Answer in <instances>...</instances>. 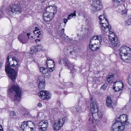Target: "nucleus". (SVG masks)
Returning <instances> with one entry per match:
<instances>
[{"label":"nucleus","mask_w":131,"mask_h":131,"mask_svg":"<svg viewBox=\"0 0 131 131\" xmlns=\"http://www.w3.org/2000/svg\"><path fill=\"white\" fill-rule=\"evenodd\" d=\"M128 119L127 115H120L116 120V122L112 125L110 131H124L128 128Z\"/></svg>","instance_id":"1"},{"label":"nucleus","mask_w":131,"mask_h":131,"mask_svg":"<svg viewBox=\"0 0 131 131\" xmlns=\"http://www.w3.org/2000/svg\"><path fill=\"white\" fill-rule=\"evenodd\" d=\"M21 89L17 84L12 85L8 90V96L12 99V100L15 102V105L16 106L18 105V103L21 97Z\"/></svg>","instance_id":"2"},{"label":"nucleus","mask_w":131,"mask_h":131,"mask_svg":"<svg viewBox=\"0 0 131 131\" xmlns=\"http://www.w3.org/2000/svg\"><path fill=\"white\" fill-rule=\"evenodd\" d=\"M10 58H12L13 61H15L17 63L19 62V61L17 58L14 57H12L11 56H8L7 57V61L6 63L5 71L8 74V76L9 78L14 82V81L16 79L18 69L17 68L15 70H14L10 67L11 63L9 61ZM10 62H11V61H10Z\"/></svg>","instance_id":"3"},{"label":"nucleus","mask_w":131,"mask_h":131,"mask_svg":"<svg viewBox=\"0 0 131 131\" xmlns=\"http://www.w3.org/2000/svg\"><path fill=\"white\" fill-rule=\"evenodd\" d=\"M90 99L91 103V111L92 117L96 121H99L102 117V114L101 112H98V108L95 100L92 97H91Z\"/></svg>","instance_id":"4"},{"label":"nucleus","mask_w":131,"mask_h":131,"mask_svg":"<svg viewBox=\"0 0 131 131\" xmlns=\"http://www.w3.org/2000/svg\"><path fill=\"white\" fill-rule=\"evenodd\" d=\"M45 4L48 3L47 1H42L41 3V5H40H40L38 6V9L42 10L44 9H46V11L49 13L51 16L54 15L57 11L56 7L55 6H50L46 7L47 5L45 4Z\"/></svg>","instance_id":"5"},{"label":"nucleus","mask_w":131,"mask_h":131,"mask_svg":"<svg viewBox=\"0 0 131 131\" xmlns=\"http://www.w3.org/2000/svg\"><path fill=\"white\" fill-rule=\"evenodd\" d=\"M19 4V2H16L13 5L8 7L6 11L9 16H12V14H18L20 12L21 8Z\"/></svg>","instance_id":"6"},{"label":"nucleus","mask_w":131,"mask_h":131,"mask_svg":"<svg viewBox=\"0 0 131 131\" xmlns=\"http://www.w3.org/2000/svg\"><path fill=\"white\" fill-rule=\"evenodd\" d=\"M101 18L99 17V22L101 27V30L104 31L109 30L111 28V26L108 23L107 19L106 17H102Z\"/></svg>","instance_id":"7"},{"label":"nucleus","mask_w":131,"mask_h":131,"mask_svg":"<svg viewBox=\"0 0 131 131\" xmlns=\"http://www.w3.org/2000/svg\"><path fill=\"white\" fill-rule=\"evenodd\" d=\"M91 10L96 12L100 10L102 7L101 2L100 0H92Z\"/></svg>","instance_id":"8"},{"label":"nucleus","mask_w":131,"mask_h":131,"mask_svg":"<svg viewBox=\"0 0 131 131\" xmlns=\"http://www.w3.org/2000/svg\"><path fill=\"white\" fill-rule=\"evenodd\" d=\"M38 95L42 100H48L51 97V94L48 91L43 90L40 91L38 93Z\"/></svg>","instance_id":"9"},{"label":"nucleus","mask_w":131,"mask_h":131,"mask_svg":"<svg viewBox=\"0 0 131 131\" xmlns=\"http://www.w3.org/2000/svg\"><path fill=\"white\" fill-rule=\"evenodd\" d=\"M62 60L67 68L68 69H70L71 72H73L75 70V69L74 68V66L69 61L68 58L64 57Z\"/></svg>","instance_id":"10"},{"label":"nucleus","mask_w":131,"mask_h":131,"mask_svg":"<svg viewBox=\"0 0 131 131\" xmlns=\"http://www.w3.org/2000/svg\"><path fill=\"white\" fill-rule=\"evenodd\" d=\"M38 126L40 131L45 130L47 129L48 126V122L46 120H43L39 123Z\"/></svg>","instance_id":"11"},{"label":"nucleus","mask_w":131,"mask_h":131,"mask_svg":"<svg viewBox=\"0 0 131 131\" xmlns=\"http://www.w3.org/2000/svg\"><path fill=\"white\" fill-rule=\"evenodd\" d=\"M64 122V120L63 118L60 119L58 122H56L53 125L54 130L57 131L59 130Z\"/></svg>","instance_id":"12"},{"label":"nucleus","mask_w":131,"mask_h":131,"mask_svg":"<svg viewBox=\"0 0 131 131\" xmlns=\"http://www.w3.org/2000/svg\"><path fill=\"white\" fill-rule=\"evenodd\" d=\"M29 122V124H32L34 126V123L31 121H24L21 126V128L23 131H30L29 126L28 125Z\"/></svg>","instance_id":"13"},{"label":"nucleus","mask_w":131,"mask_h":131,"mask_svg":"<svg viewBox=\"0 0 131 131\" xmlns=\"http://www.w3.org/2000/svg\"><path fill=\"white\" fill-rule=\"evenodd\" d=\"M89 42L97 45H100L101 42V38L98 36H95L91 38Z\"/></svg>","instance_id":"14"},{"label":"nucleus","mask_w":131,"mask_h":131,"mask_svg":"<svg viewBox=\"0 0 131 131\" xmlns=\"http://www.w3.org/2000/svg\"><path fill=\"white\" fill-rule=\"evenodd\" d=\"M119 54L121 55V54H124V53H126L129 55H131V50L130 48L126 46H123L121 47L119 50Z\"/></svg>","instance_id":"15"},{"label":"nucleus","mask_w":131,"mask_h":131,"mask_svg":"<svg viewBox=\"0 0 131 131\" xmlns=\"http://www.w3.org/2000/svg\"><path fill=\"white\" fill-rule=\"evenodd\" d=\"M121 55L119 54L120 57L123 60L127 62L131 61V55H129L126 53H124Z\"/></svg>","instance_id":"16"},{"label":"nucleus","mask_w":131,"mask_h":131,"mask_svg":"<svg viewBox=\"0 0 131 131\" xmlns=\"http://www.w3.org/2000/svg\"><path fill=\"white\" fill-rule=\"evenodd\" d=\"M106 102L107 106L109 108H113L116 105V103L112 102L110 97L109 96L107 97Z\"/></svg>","instance_id":"17"},{"label":"nucleus","mask_w":131,"mask_h":131,"mask_svg":"<svg viewBox=\"0 0 131 131\" xmlns=\"http://www.w3.org/2000/svg\"><path fill=\"white\" fill-rule=\"evenodd\" d=\"M38 88L40 90L44 89L45 85V80L43 77H40V80H39Z\"/></svg>","instance_id":"18"},{"label":"nucleus","mask_w":131,"mask_h":131,"mask_svg":"<svg viewBox=\"0 0 131 131\" xmlns=\"http://www.w3.org/2000/svg\"><path fill=\"white\" fill-rule=\"evenodd\" d=\"M19 41L23 44H25L27 42L26 36L23 34L19 35L18 37Z\"/></svg>","instance_id":"19"},{"label":"nucleus","mask_w":131,"mask_h":131,"mask_svg":"<svg viewBox=\"0 0 131 131\" xmlns=\"http://www.w3.org/2000/svg\"><path fill=\"white\" fill-rule=\"evenodd\" d=\"M114 75L112 74H110L107 75L106 80V83H111L113 82Z\"/></svg>","instance_id":"20"},{"label":"nucleus","mask_w":131,"mask_h":131,"mask_svg":"<svg viewBox=\"0 0 131 131\" xmlns=\"http://www.w3.org/2000/svg\"><path fill=\"white\" fill-rule=\"evenodd\" d=\"M80 110V107L79 105H77L72 108V111L73 113L77 114Z\"/></svg>","instance_id":"21"},{"label":"nucleus","mask_w":131,"mask_h":131,"mask_svg":"<svg viewBox=\"0 0 131 131\" xmlns=\"http://www.w3.org/2000/svg\"><path fill=\"white\" fill-rule=\"evenodd\" d=\"M50 63H54V62L52 60H50L48 59L46 61V66L49 69V71L50 72H52L54 70V68L51 67H49V65H51L49 64Z\"/></svg>","instance_id":"22"},{"label":"nucleus","mask_w":131,"mask_h":131,"mask_svg":"<svg viewBox=\"0 0 131 131\" xmlns=\"http://www.w3.org/2000/svg\"><path fill=\"white\" fill-rule=\"evenodd\" d=\"M97 45L89 42V48L92 51H95L99 48Z\"/></svg>","instance_id":"23"},{"label":"nucleus","mask_w":131,"mask_h":131,"mask_svg":"<svg viewBox=\"0 0 131 131\" xmlns=\"http://www.w3.org/2000/svg\"><path fill=\"white\" fill-rule=\"evenodd\" d=\"M111 42L112 45L113 47H118L119 45V44L117 39L116 40H112Z\"/></svg>","instance_id":"24"},{"label":"nucleus","mask_w":131,"mask_h":131,"mask_svg":"<svg viewBox=\"0 0 131 131\" xmlns=\"http://www.w3.org/2000/svg\"><path fill=\"white\" fill-rule=\"evenodd\" d=\"M125 20V24L126 25L128 26L131 24V17H126Z\"/></svg>","instance_id":"25"},{"label":"nucleus","mask_w":131,"mask_h":131,"mask_svg":"<svg viewBox=\"0 0 131 131\" xmlns=\"http://www.w3.org/2000/svg\"><path fill=\"white\" fill-rule=\"evenodd\" d=\"M38 51V48L35 46H32L30 48V53L31 54H33L35 52Z\"/></svg>","instance_id":"26"},{"label":"nucleus","mask_w":131,"mask_h":131,"mask_svg":"<svg viewBox=\"0 0 131 131\" xmlns=\"http://www.w3.org/2000/svg\"><path fill=\"white\" fill-rule=\"evenodd\" d=\"M109 39L111 41L114 40H116L117 39V38L116 37L115 34H109Z\"/></svg>","instance_id":"27"},{"label":"nucleus","mask_w":131,"mask_h":131,"mask_svg":"<svg viewBox=\"0 0 131 131\" xmlns=\"http://www.w3.org/2000/svg\"><path fill=\"white\" fill-rule=\"evenodd\" d=\"M113 6L116 7L119 4V3L122 2V1L121 0H113Z\"/></svg>","instance_id":"28"},{"label":"nucleus","mask_w":131,"mask_h":131,"mask_svg":"<svg viewBox=\"0 0 131 131\" xmlns=\"http://www.w3.org/2000/svg\"><path fill=\"white\" fill-rule=\"evenodd\" d=\"M40 72H41L43 74H47L48 72L47 70L43 67H41L40 68Z\"/></svg>","instance_id":"29"},{"label":"nucleus","mask_w":131,"mask_h":131,"mask_svg":"<svg viewBox=\"0 0 131 131\" xmlns=\"http://www.w3.org/2000/svg\"><path fill=\"white\" fill-rule=\"evenodd\" d=\"M123 83H122L119 81L116 82H114L113 85V89L114 90L115 88V86L116 85H121L123 86Z\"/></svg>","instance_id":"30"},{"label":"nucleus","mask_w":131,"mask_h":131,"mask_svg":"<svg viewBox=\"0 0 131 131\" xmlns=\"http://www.w3.org/2000/svg\"><path fill=\"white\" fill-rule=\"evenodd\" d=\"M65 54L67 56H69L71 54H72V53H74V51H71L67 49L66 51H64Z\"/></svg>","instance_id":"31"},{"label":"nucleus","mask_w":131,"mask_h":131,"mask_svg":"<svg viewBox=\"0 0 131 131\" xmlns=\"http://www.w3.org/2000/svg\"><path fill=\"white\" fill-rule=\"evenodd\" d=\"M128 82L129 85L131 86V73L128 75Z\"/></svg>","instance_id":"32"},{"label":"nucleus","mask_w":131,"mask_h":131,"mask_svg":"<svg viewBox=\"0 0 131 131\" xmlns=\"http://www.w3.org/2000/svg\"><path fill=\"white\" fill-rule=\"evenodd\" d=\"M41 13L42 14L43 16H49L50 15L49 14V13L46 10L43 12H42Z\"/></svg>","instance_id":"33"},{"label":"nucleus","mask_w":131,"mask_h":131,"mask_svg":"<svg viewBox=\"0 0 131 131\" xmlns=\"http://www.w3.org/2000/svg\"><path fill=\"white\" fill-rule=\"evenodd\" d=\"M94 121L92 119V118L91 117H90L89 119L88 123L90 125L93 124L94 122Z\"/></svg>","instance_id":"34"},{"label":"nucleus","mask_w":131,"mask_h":131,"mask_svg":"<svg viewBox=\"0 0 131 131\" xmlns=\"http://www.w3.org/2000/svg\"><path fill=\"white\" fill-rule=\"evenodd\" d=\"M38 31H36V30H34L33 32L35 34H38V35L37 36V38H39L40 37V36L41 35V34L40 33V31H39L38 32Z\"/></svg>","instance_id":"35"},{"label":"nucleus","mask_w":131,"mask_h":131,"mask_svg":"<svg viewBox=\"0 0 131 131\" xmlns=\"http://www.w3.org/2000/svg\"><path fill=\"white\" fill-rule=\"evenodd\" d=\"M72 17H68L67 19H65V18H64L63 19V22L65 23V26L66 23L68 21V20H70L71 19Z\"/></svg>","instance_id":"36"},{"label":"nucleus","mask_w":131,"mask_h":131,"mask_svg":"<svg viewBox=\"0 0 131 131\" xmlns=\"http://www.w3.org/2000/svg\"><path fill=\"white\" fill-rule=\"evenodd\" d=\"M43 19L46 22L49 21L50 20V18H49V17H43Z\"/></svg>","instance_id":"37"},{"label":"nucleus","mask_w":131,"mask_h":131,"mask_svg":"<svg viewBox=\"0 0 131 131\" xmlns=\"http://www.w3.org/2000/svg\"><path fill=\"white\" fill-rule=\"evenodd\" d=\"M60 35L61 38H62L63 40H65L66 39V37H67V36H66V35L64 34H60Z\"/></svg>","instance_id":"38"},{"label":"nucleus","mask_w":131,"mask_h":131,"mask_svg":"<svg viewBox=\"0 0 131 131\" xmlns=\"http://www.w3.org/2000/svg\"><path fill=\"white\" fill-rule=\"evenodd\" d=\"M9 115L11 116H16V114L15 113V112L14 111H11L10 112Z\"/></svg>","instance_id":"39"},{"label":"nucleus","mask_w":131,"mask_h":131,"mask_svg":"<svg viewBox=\"0 0 131 131\" xmlns=\"http://www.w3.org/2000/svg\"><path fill=\"white\" fill-rule=\"evenodd\" d=\"M58 111V110L57 108H55L54 109H51L52 111L54 113H57Z\"/></svg>","instance_id":"40"},{"label":"nucleus","mask_w":131,"mask_h":131,"mask_svg":"<svg viewBox=\"0 0 131 131\" xmlns=\"http://www.w3.org/2000/svg\"><path fill=\"white\" fill-rule=\"evenodd\" d=\"M76 11H75L74 13H71L70 15H69L68 16H76Z\"/></svg>","instance_id":"41"},{"label":"nucleus","mask_w":131,"mask_h":131,"mask_svg":"<svg viewBox=\"0 0 131 131\" xmlns=\"http://www.w3.org/2000/svg\"><path fill=\"white\" fill-rule=\"evenodd\" d=\"M122 14L123 15L124 14L126 15L127 14V10H123L122 11Z\"/></svg>","instance_id":"42"},{"label":"nucleus","mask_w":131,"mask_h":131,"mask_svg":"<svg viewBox=\"0 0 131 131\" xmlns=\"http://www.w3.org/2000/svg\"><path fill=\"white\" fill-rule=\"evenodd\" d=\"M4 15L3 10L0 9V16H2Z\"/></svg>","instance_id":"43"},{"label":"nucleus","mask_w":131,"mask_h":131,"mask_svg":"<svg viewBox=\"0 0 131 131\" xmlns=\"http://www.w3.org/2000/svg\"><path fill=\"white\" fill-rule=\"evenodd\" d=\"M106 88V86H105V84H103V85L101 87L102 89H103L104 90H105Z\"/></svg>","instance_id":"44"},{"label":"nucleus","mask_w":131,"mask_h":131,"mask_svg":"<svg viewBox=\"0 0 131 131\" xmlns=\"http://www.w3.org/2000/svg\"><path fill=\"white\" fill-rule=\"evenodd\" d=\"M17 66H18V67L19 66V65L18 64V63H17V64L16 65H15L14 63L12 64V66L13 67H17Z\"/></svg>","instance_id":"45"},{"label":"nucleus","mask_w":131,"mask_h":131,"mask_svg":"<svg viewBox=\"0 0 131 131\" xmlns=\"http://www.w3.org/2000/svg\"><path fill=\"white\" fill-rule=\"evenodd\" d=\"M111 29V28L110 29V30H107V31H105V32H106L108 31L109 32V33H110L109 34H114V33L113 31H110Z\"/></svg>","instance_id":"46"},{"label":"nucleus","mask_w":131,"mask_h":131,"mask_svg":"<svg viewBox=\"0 0 131 131\" xmlns=\"http://www.w3.org/2000/svg\"><path fill=\"white\" fill-rule=\"evenodd\" d=\"M35 47H37V48H39L40 47H42V46L40 44H37Z\"/></svg>","instance_id":"47"},{"label":"nucleus","mask_w":131,"mask_h":131,"mask_svg":"<svg viewBox=\"0 0 131 131\" xmlns=\"http://www.w3.org/2000/svg\"><path fill=\"white\" fill-rule=\"evenodd\" d=\"M68 85L69 87H71L73 86V84L72 83H68Z\"/></svg>","instance_id":"48"},{"label":"nucleus","mask_w":131,"mask_h":131,"mask_svg":"<svg viewBox=\"0 0 131 131\" xmlns=\"http://www.w3.org/2000/svg\"><path fill=\"white\" fill-rule=\"evenodd\" d=\"M38 51L40 50H44L43 47L42 46V47H40L39 48H38Z\"/></svg>","instance_id":"49"},{"label":"nucleus","mask_w":131,"mask_h":131,"mask_svg":"<svg viewBox=\"0 0 131 131\" xmlns=\"http://www.w3.org/2000/svg\"><path fill=\"white\" fill-rule=\"evenodd\" d=\"M64 29H62L61 30V32H60L61 33L60 34H64Z\"/></svg>","instance_id":"50"},{"label":"nucleus","mask_w":131,"mask_h":131,"mask_svg":"<svg viewBox=\"0 0 131 131\" xmlns=\"http://www.w3.org/2000/svg\"><path fill=\"white\" fill-rule=\"evenodd\" d=\"M38 106L41 107L42 106V104L40 102H39L38 104Z\"/></svg>","instance_id":"51"},{"label":"nucleus","mask_w":131,"mask_h":131,"mask_svg":"<svg viewBox=\"0 0 131 131\" xmlns=\"http://www.w3.org/2000/svg\"><path fill=\"white\" fill-rule=\"evenodd\" d=\"M106 16V14L104 13H103V15H100L99 16H100V17H101V16Z\"/></svg>","instance_id":"52"},{"label":"nucleus","mask_w":131,"mask_h":131,"mask_svg":"<svg viewBox=\"0 0 131 131\" xmlns=\"http://www.w3.org/2000/svg\"><path fill=\"white\" fill-rule=\"evenodd\" d=\"M39 29L37 27H36L35 28V29L34 30L36 31H39Z\"/></svg>","instance_id":"53"},{"label":"nucleus","mask_w":131,"mask_h":131,"mask_svg":"<svg viewBox=\"0 0 131 131\" xmlns=\"http://www.w3.org/2000/svg\"><path fill=\"white\" fill-rule=\"evenodd\" d=\"M29 128L30 129V131H31L32 130H33V128L32 127H30Z\"/></svg>","instance_id":"54"},{"label":"nucleus","mask_w":131,"mask_h":131,"mask_svg":"<svg viewBox=\"0 0 131 131\" xmlns=\"http://www.w3.org/2000/svg\"><path fill=\"white\" fill-rule=\"evenodd\" d=\"M3 66L2 64L0 61V69Z\"/></svg>","instance_id":"55"},{"label":"nucleus","mask_w":131,"mask_h":131,"mask_svg":"<svg viewBox=\"0 0 131 131\" xmlns=\"http://www.w3.org/2000/svg\"><path fill=\"white\" fill-rule=\"evenodd\" d=\"M59 64H61L62 63L61 60H60L59 61Z\"/></svg>","instance_id":"56"},{"label":"nucleus","mask_w":131,"mask_h":131,"mask_svg":"<svg viewBox=\"0 0 131 131\" xmlns=\"http://www.w3.org/2000/svg\"><path fill=\"white\" fill-rule=\"evenodd\" d=\"M38 41H39L40 40H39L38 39H36V40H35V41H36V42H38Z\"/></svg>","instance_id":"57"},{"label":"nucleus","mask_w":131,"mask_h":131,"mask_svg":"<svg viewBox=\"0 0 131 131\" xmlns=\"http://www.w3.org/2000/svg\"><path fill=\"white\" fill-rule=\"evenodd\" d=\"M0 131H3V128L1 129H0Z\"/></svg>","instance_id":"58"},{"label":"nucleus","mask_w":131,"mask_h":131,"mask_svg":"<svg viewBox=\"0 0 131 131\" xmlns=\"http://www.w3.org/2000/svg\"><path fill=\"white\" fill-rule=\"evenodd\" d=\"M77 37H79V36H80V35H79V34H77Z\"/></svg>","instance_id":"59"},{"label":"nucleus","mask_w":131,"mask_h":131,"mask_svg":"<svg viewBox=\"0 0 131 131\" xmlns=\"http://www.w3.org/2000/svg\"><path fill=\"white\" fill-rule=\"evenodd\" d=\"M30 33H28L27 34V35L28 36H29V35H30Z\"/></svg>","instance_id":"60"},{"label":"nucleus","mask_w":131,"mask_h":131,"mask_svg":"<svg viewBox=\"0 0 131 131\" xmlns=\"http://www.w3.org/2000/svg\"><path fill=\"white\" fill-rule=\"evenodd\" d=\"M80 94L81 95H81H82V93H80Z\"/></svg>","instance_id":"61"},{"label":"nucleus","mask_w":131,"mask_h":131,"mask_svg":"<svg viewBox=\"0 0 131 131\" xmlns=\"http://www.w3.org/2000/svg\"><path fill=\"white\" fill-rule=\"evenodd\" d=\"M117 87H118L119 88V87H118V86H117Z\"/></svg>","instance_id":"62"},{"label":"nucleus","mask_w":131,"mask_h":131,"mask_svg":"<svg viewBox=\"0 0 131 131\" xmlns=\"http://www.w3.org/2000/svg\"><path fill=\"white\" fill-rule=\"evenodd\" d=\"M79 39H80V38H79Z\"/></svg>","instance_id":"63"},{"label":"nucleus","mask_w":131,"mask_h":131,"mask_svg":"<svg viewBox=\"0 0 131 131\" xmlns=\"http://www.w3.org/2000/svg\"><path fill=\"white\" fill-rule=\"evenodd\" d=\"M50 75L49 76V77H50Z\"/></svg>","instance_id":"64"}]
</instances>
